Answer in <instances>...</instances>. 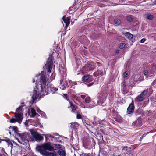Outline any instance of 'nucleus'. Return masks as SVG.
<instances>
[{"label":"nucleus","mask_w":156,"mask_h":156,"mask_svg":"<svg viewBox=\"0 0 156 156\" xmlns=\"http://www.w3.org/2000/svg\"><path fill=\"white\" fill-rule=\"evenodd\" d=\"M149 73L150 74H151V76H154L155 75V74L156 73V71H155L154 70H151L150 71Z\"/></svg>","instance_id":"obj_33"},{"label":"nucleus","mask_w":156,"mask_h":156,"mask_svg":"<svg viewBox=\"0 0 156 156\" xmlns=\"http://www.w3.org/2000/svg\"><path fill=\"white\" fill-rule=\"evenodd\" d=\"M53 77H52V78ZM55 78V76H54V78H52L51 79V78L50 77V79L51 80H52L53 79H54Z\"/></svg>","instance_id":"obj_57"},{"label":"nucleus","mask_w":156,"mask_h":156,"mask_svg":"<svg viewBox=\"0 0 156 156\" xmlns=\"http://www.w3.org/2000/svg\"><path fill=\"white\" fill-rule=\"evenodd\" d=\"M51 135V134H44V135L45 136L46 139V140H47L48 139V138H47V136L50 137Z\"/></svg>","instance_id":"obj_39"},{"label":"nucleus","mask_w":156,"mask_h":156,"mask_svg":"<svg viewBox=\"0 0 156 156\" xmlns=\"http://www.w3.org/2000/svg\"><path fill=\"white\" fill-rule=\"evenodd\" d=\"M96 64L98 66H100V63L99 62H97L96 63H87L85 65V66L83 67V71L85 73H87L90 70H91L94 69Z\"/></svg>","instance_id":"obj_4"},{"label":"nucleus","mask_w":156,"mask_h":156,"mask_svg":"<svg viewBox=\"0 0 156 156\" xmlns=\"http://www.w3.org/2000/svg\"><path fill=\"white\" fill-rule=\"evenodd\" d=\"M142 119L140 117H139L137 120L134 121L132 123L133 126L135 128L140 127L142 126Z\"/></svg>","instance_id":"obj_8"},{"label":"nucleus","mask_w":156,"mask_h":156,"mask_svg":"<svg viewBox=\"0 0 156 156\" xmlns=\"http://www.w3.org/2000/svg\"><path fill=\"white\" fill-rule=\"evenodd\" d=\"M50 137H51L53 138H55L54 137V136L52 135H51V136H50Z\"/></svg>","instance_id":"obj_53"},{"label":"nucleus","mask_w":156,"mask_h":156,"mask_svg":"<svg viewBox=\"0 0 156 156\" xmlns=\"http://www.w3.org/2000/svg\"><path fill=\"white\" fill-rule=\"evenodd\" d=\"M0 150H1V152L2 153H3L5 152L4 149L3 147H0Z\"/></svg>","instance_id":"obj_41"},{"label":"nucleus","mask_w":156,"mask_h":156,"mask_svg":"<svg viewBox=\"0 0 156 156\" xmlns=\"http://www.w3.org/2000/svg\"><path fill=\"white\" fill-rule=\"evenodd\" d=\"M125 45H126V44L124 43H121L119 44V48L120 49H122L125 47Z\"/></svg>","instance_id":"obj_35"},{"label":"nucleus","mask_w":156,"mask_h":156,"mask_svg":"<svg viewBox=\"0 0 156 156\" xmlns=\"http://www.w3.org/2000/svg\"><path fill=\"white\" fill-rule=\"evenodd\" d=\"M53 60V57L51 54L49 55L47 63L45 65L44 71H42L40 74V81L34 90L32 97L33 101L38 98L40 95L42 97L43 96L49 94L50 93L54 94L58 90V88L55 87L53 85L47 86L46 88V83L48 79L46 73H51L52 69Z\"/></svg>","instance_id":"obj_1"},{"label":"nucleus","mask_w":156,"mask_h":156,"mask_svg":"<svg viewBox=\"0 0 156 156\" xmlns=\"http://www.w3.org/2000/svg\"><path fill=\"white\" fill-rule=\"evenodd\" d=\"M152 91V89L150 88H147L144 90L140 95L136 98V100L138 102H140L143 101L145 98V95L147 94L148 93V94L150 95Z\"/></svg>","instance_id":"obj_3"},{"label":"nucleus","mask_w":156,"mask_h":156,"mask_svg":"<svg viewBox=\"0 0 156 156\" xmlns=\"http://www.w3.org/2000/svg\"><path fill=\"white\" fill-rule=\"evenodd\" d=\"M98 135H99V140H102L104 141L103 136L101 134L99 135L98 134Z\"/></svg>","instance_id":"obj_40"},{"label":"nucleus","mask_w":156,"mask_h":156,"mask_svg":"<svg viewBox=\"0 0 156 156\" xmlns=\"http://www.w3.org/2000/svg\"><path fill=\"white\" fill-rule=\"evenodd\" d=\"M156 84V79L154 80L152 83L151 85H154Z\"/></svg>","instance_id":"obj_44"},{"label":"nucleus","mask_w":156,"mask_h":156,"mask_svg":"<svg viewBox=\"0 0 156 156\" xmlns=\"http://www.w3.org/2000/svg\"><path fill=\"white\" fill-rule=\"evenodd\" d=\"M62 19L66 24L65 27L66 28V30L70 24V17H66V16L64 15L63 16Z\"/></svg>","instance_id":"obj_9"},{"label":"nucleus","mask_w":156,"mask_h":156,"mask_svg":"<svg viewBox=\"0 0 156 156\" xmlns=\"http://www.w3.org/2000/svg\"><path fill=\"white\" fill-rule=\"evenodd\" d=\"M54 147L55 148L54 149L56 150L58 149H61L62 145L60 144H54Z\"/></svg>","instance_id":"obj_25"},{"label":"nucleus","mask_w":156,"mask_h":156,"mask_svg":"<svg viewBox=\"0 0 156 156\" xmlns=\"http://www.w3.org/2000/svg\"><path fill=\"white\" fill-rule=\"evenodd\" d=\"M98 74L99 75H102L103 74V72L102 71H101V70H98Z\"/></svg>","instance_id":"obj_46"},{"label":"nucleus","mask_w":156,"mask_h":156,"mask_svg":"<svg viewBox=\"0 0 156 156\" xmlns=\"http://www.w3.org/2000/svg\"><path fill=\"white\" fill-rule=\"evenodd\" d=\"M135 106L133 101L129 104L128 107L127 109L126 113L130 114L133 113L134 111Z\"/></svg>","instance_id":"obj_7"},{"label":"nucleus","mask_w":156,"mask_h":156,"mask_svg":"<svg viewBox=\"0 0 156 156\" xmlns=\"http://www.w3.org/2000/svg\"><path fill=\"white\" fill-rule=\"evenodd\" d=\"M22 105H23V104H24V103H22Z\"/></svg>","instance_id":"obj_58"},{"label":"nucleus","mask_w":156,"mask_h":156,"mask_svg":"<svg viewBox=\"0 0 156 156\" xmlns=\"http://www.w3.org/2000/svg\"><path fill=\"white\" fill-rule=\"evenodd\" d=\"M154 17V16L151 14H148L147 15V18L149 20H152Z\"/></svg>","instance_id":"obj_27"},{"label":"nucleus","mask_w":156,"mask_h":156,"mask_svg":"<svg viewBox=\"0 0 156 156\" xmlns=\"http://www.w3.org/2000/svg\"><path fill=\"white\" fill-rule=\"evenodd\" d=\"M4 140H3L2 139H0V142H1L2 141H4Z\"/></svg>","instance_id":"obj_55"},{"label":"nucleus","mask_w":156,"mask_h":156,"mask_svg":"<svg viewBox=\"0 0 156 156\" xmlns=\"http://www.w3.org/2000/svg\"><path fill=\"white\" fill-rule=\"evenodd\" d=\"M78 126V123L76 122H72L70 125V127L73 130H76Z\"/></svg>","instance_id":"obj_15"},{"label":"nucleus","mask_w":156,"mask_h":156,"mask_svg":"<svg viewBox=\"0 0 156 156\" xmlns=\"http://www.w3.org/2000/svg\"><path fill=\"white\" fill-rule=\"evenodd\" d=\"M58 154L60 156H66V151L62 149H59Z\"/></svg>","instance_id":"obj_19"},{"label":"nucleus","mask_w":156,"mask_h":156,"mask_svg":"<svg viewBox=\"0 0 156 156\" xmlns=\"http://www.w3.org/2000/svg\"><path fill=\"white\" fill-rule=\"evenodd\" d=\"M93 84H94V83L92 82V83H90L89 84H88L87 85V86L88 87H90V86H92V85H93Z\"/></svg>","instance_id":"obj_47"},{"label":"nucleus","mask_w":156,"mask_h":156,"mask_svg":"<svg viewBox=\"0 0 156 156\" xmlns=\"http://www.w3.org/2000/svg\"><path fill=\"white\" fill-rule=\"evenodd\" d=\"M17 122V120L14 118H12L10 120V122L11 123H14Z\"/></svg>","instance_id":"obj_37"},{"label":"nucleus","mask_w":156,"mask_h":156,"mask_svg":"<svg viewBox=\"0 0 156 156\" xmlns=\"http://www.w3.org/2000/svg\"><path fill=\"white\" fill-rule=\"evenodd\" d=\"M25 105H24L22 106H20L19 108H17L16 109V112H18V113H19V112H20V111H22L23 109V107L25 106Z\"/></svg>","instance_id":"obj_28"},{"label":"nucleus","mask_w":156,"mask_h":156,"mask_svg":"<svg viewBox=\"0 0 156 156\" xmlns=\"http://www.w3.org/2000/svg\"><path fill=\"white\" fill-rule=\"evenodd\" d=\"M119 50H117L116 51V53H117V54H118L119 53Z\"/></svg>","instance_id":"obj_54"},{"label":"nucleus","mask_w":156,"mask_h":156,"mask_svg":"<svg viewBox=\"0 0 156 156\" xmlns=\"http://www.w3.org/2000/svg\"><path fill=\"white\" fill-rule=\"evenodd\" d=\"M26 156V155H24V156Z\"/></svg>","instance_id":"obj_61"},{"label":"nucleus","mask_w":156,"mask_h":156,"mask_svg":"<svg viewBox=\"0 0 156 156\" xmlns=\"http://www.w3.org/2000/svg\"><path fill=\"white\" fill-rule=\"evenodd\" d=\"M98 72L97 71L95 72L94 73V75L95 76H97L99 75Z\"/></svg>","instance_id":"obj_38"},{"label":"nucleus","mask_w":156,"mask_h":156,"mask_svg":"<svg viewBox=\"0 0 156 156\" xmlns=\"http://www.w3.org/2000/svg\"><path fill=\"white\" fill-rule=\"evenodd\" d=\"M146 40V39L144 38H142L140 41V42L141 43H144Z\"/></svg>","instance_id":"obj_43"},{"label":"nucleus","mask_w":156,"mask_h":156,"mask_svg":"<svg viewBox=\"0 0 156 156\" xmlns=\"http://www.w3.org/2000/svg\"><path fill=\"white\" fill-rule=\"evenodd\" d=\"M4 140H5L4 141H6L8 145H9L10 144H12V142L10 141L9 138L6 137L5 139H4Z\"/></svg>","instance_id":"obj_29"},{"label":"nucleus","mask_w":156,"mask_h":156,"mask_svg":"<svg viewBox=\"0 0 156 156\" xmlns=\"http://www.w3.org/2000/svg\"><path fill=\"white\" fill-rule=\"evenodd\" d=\"M121 86L122 89L123 94H127L128 91L127 90L126 85V82L124 80L121 83Z\"/></svg>","instance_id":"obj_14"},{"label":"nucleus","mask_w":156,"mask_h":156,"mask_svg":"<svg viewBox=\"0 0 156 156\" xmlns=\"http://www.w3.org/2000/svg\"><path fill=\"white\" fill-rule=\"evenodd\" d=\"M69 103L70 104V106L68 107L70 108L71 110V112L73 113H76V109L77 108V106L76 105H74L72 101L69 102Z\"/></svg>","instance_id":"obj_13"},{"label":"nucleus","mask_w":156,"mask_h":156,"mask_svg":"<svg viewBox=\"0 0 156 156\" xmlns=\"http://www.w3.org/2000/svg\"><path fill=\"white\" fill-rule=\"evenodd\" d=\"M36 149L41 154H44V151H47V150L51 151L54 150V147L51 146L50 142H47L41 146H37Z\"/></svg>","instance_id":"obj_2"},{"label":"nucleus","mask_w":156,"mask_h":156,"mask_svg":"<svg viewBox=\"0 0 156 156\" xmlns=\"http://www.w3.org/2000/svg\"><path fill=\"white\" fill-rule=\"evenodd\" d=\"M122 150L126 153L127 154H130L132 152V151L130 150V148H128L127 146L124 147L122 149Z\"/></svg>","instance_id":"obj_17"},{"label":"nucleus","mask_w":156,"mask_h":156,"mask_svg":"<svg viewBox=\"0 0 156 156\" xmlns=\"http://www.w3.org/2000/svg\"><path fill=\"white\" fill-rule=\"evenodd\" d=\"M92 76L90 75H84L82 78V80L83 81H86L87 80L89 79Z\"/></svg>","instance_id":"obj_20"},{"label":"nucleus","mask_w":156,"mask_h":156,"mask_svg":"<svg viewBox=\"0 0 156 156\" xmlns=\"http://www.w3.org/2000/svg\"><path fill=\"white\" fill-rule=\"evenodd\" d=\"M71 90L72 89H71L69 90V92L70 93L72 94L71 96L72 97L73 100H77V97L76 95H74L73 94H72Z\"/></svg>","instance_id":"obj_26"},{"label":"nucleus","mask_w":156,"mask_h":156,"mask_svg":"<svg viewBox=\"0 0 156 156\" xmlns=\"http://www.w3.org/2000/svg\"><path fill=\"white\" fill-rule=\"evenodd\" d=\"M129 73V72L127 71H125L123 73V75L124 78H126L128 76Z\"/></svg>","instance_id":"obj_34"},{"label":"nucleus","mask_w":156,"mask_h":156,"mask_svg":"<svg viewBox=\"0 0 156 156\" xmlns=\"http://www.w3.org/2000/svg\"><path fill=\"white\" fill-rule=\"evenodd\" d=\"M12 128L13 130L14 131L15 133H17L18 132V128L16 126H13L12 127Z\"/></svg>","instance_id":"obj_32"},{"label":"nucleus","mask_w":156,"mask_h":156,"mask_svg":"<svg viewBox=\"0 0 156 156\" xmlns=\"http://www.w3.org/2000/svg\"><path fill=\"white\" fill-rule=\"evenodd\" d=\"M148 73V72L147 70H144L143 71V73L145 75H147Z\"/></svg>","instance_id":"obj_42"},{"label":"nucleus","mask_w":156,"mask_h":156,"mask_svg":"<svg viewBox=\"0 0 156 156\" xmlns=\"http://www.w3.org/2000/svg\"><path fill=\"white\" fill-rule=\"evenodd\" d=\"M73 93H74V91H73Z\"/></svg>","instance_id":"obj_59"},{"label":"nucleus","mask_w":156,"mask_h":156,"mask_svg":"<svg viewBox=\"0 0 156 156\" xmlns=\"http://www.w3.org/2000/svg\"><path fill=\"white\" fill-rule=\"evenodd\" d=\"M17 134L18 136L20 137V139H18V142L23 145L27 144L29 142L27 135L25 133L20 134L18 133Z\"/></svg>","instance_id":"obj_5"},{"label":"nucleus","mask_w":156,"mask_h":156,"mask_svg":"<svg viewBox=\"0 0 156 156\" xmlns=\"http://www.w3.org/2000/svg\"><path fill=\"white\" fill-rule=\"evenodd\" d=\"M145 136V135L144 134H143L142 136L140 137V140H142L143 139V137H144Z\"/></svg>","instance_id":"obj_51"},{"label":"nucleus","mask_w":156,"mask_h":156,"mask_svg":"<svg viewBox=\"0 0 156 156\" xmlns=\"http://www.w3.org/2000/svg\"><path fill=\"white\" fill-rule=\"evenodd\" d=\"M76 118L77 119H82V116L80 113L78 111H76Z\"/></svg>","instance_id":"obj_22"},{"label":"nucleus","mask_w":156,"mask_h":156,"mask_svg":"<svg viewBox=\"0 0 156 156\" xmlns=\"http://www.w3.org/2000/svg\"><path fill=\"white\" fill-rule=\"evenodd\" d=\"M126 19L127 20L130 22H131L133 21V18L130 16H128L126 18Z\"/></svg>","instance_id":"obj_30"},{"label":"nucleus","mask_w":156,"mask_h":156,"mask_svg":"<svg viewBox=\"0 0 156 156\" xmlns=\"http://www.w3.org/2000/svg\"><path fill=\"white\" fill-rule=\"evenodd\" d=\"M63 97L65 99L67 100L69 103V102H71L69 99V97L68 95L66 94H63Z\"/></svg>","instance_id":"obj_31"},{"label":"nucleus","mask_w":156,"mask_h":156,"mask_svg":"<svg viewBox=\"0 0 156 156\" xmlns=\"http://www.w3.org/2000/svg\"><path fill=\"white\" fill-rule=\"evenodd\" d=\"M123 34L129 40L132 39L133 37V35L129 32L123 33Z\"/></svg>","instance_id":"obj_18"},{"label":"nucleus","mask_w":156,"mask_h":156,"mask_svg":"<svg viewBox=\"0 0 156 156\" xmlns=\"http://www.w3.org/2000/svg\"><path fill=\"white\" fill-rule=\"evenodd\" d=\"M71 83L73 85H76L77 84L76 82H72Z\"/></svg>","instance_id":"obj_49"},{"label":"nucleus","mask_w":156,"mask_h":156,"mask_svg":"<svg viewBox=\"0 0 156 156\" xmlns=\"http://www.w3.org/2000/svg\"><path fill=\"white\" fill-rule=\"evenodd\" d=\"M31 116L32 117H34L36 115V111L34 108H32L31 110Z\"/></svg>","instance_id":"obj_23"},{"label":"nucleus","mask_w":156,"mask_h":156,"mask_svg":"<svg viewBox=\"0 0 156 156\" xmlns=\"http://www.w3.org/2000/svg\"><path fill=\"white\" fill-rule=\"evenodd\" d=\"M31 133L36 141H41L43 139V136L36 132H31Z\"/></svg>","instance_id":"obj_6"},{"label":"nucleus","mask_w":156,"mask_h":156,"mask_svg":"<svg viewBox=\"0 0 156 156\" xmlns=\"http://www.w3.org/2000/svg\"><path fill=\"white\" fill-rule=\"evenodd\" d=\"M60 88L62 90H65L67 86L68 83L67 82L64 80V81L63 80H61L60 81Z\"/></svg>","instance_id":"obj_11"},{"label":"nucleus","mask_w":156,"mask_h":156,"mask_svg":"<svg viewBox=\"0 0 156 156\" xmlns=\"http://www.w3.org/2000/svg\"><path fill=\"white\" fill-rule=\"evenodd\" d=\"M85 96L84 95H81L80 96L83 99H84L85 97Z\"/></svg>","instance_id":"obj_50"},{"label":"nucleus","mask_w":156,"mask_h":156,"mask_svg":"<svg viewBox=\"0 0 156 156\" xmlns=\"http://www.w3.org/2000/svg\"><path fill=\"white\" fill-rule=\"evenodd\" d=\"M99 131L100 132L102 133L103 134H105L104 131L102 129H100Z\"/></svg>","instance_id":"obj_48"},{"label":"nucleus","mask_w":156,"mask_h":156,"mask_svg":"<svg viewBox=\"0 0 156 156\" xmlns=\"http://www.w3.org/2000/svg\"><path fill=\"white\" fill-rule=\"evenodd\" d=\"M90 145V142L84 140L83 142V146L86 149H87L88 147V146Z\"/></svg>","instance_id":"obj_21"},{"label":"nucleus","mask_w":156,"mask_h":156,"mask_svg":"<svg viewBox=\"0 0 156 156\" xmlns=\"http://www.w3.org/2000/svg\"><path fill=\"white\" fill-rule=\"evenodd\" d=\"M85 101L86 103H89L90 101V98L89 97H87L85 99Z\"/></svg>","instance_id":"obj_36"},{"label":"nucleus","mask_w":156,"mask_h":156,"mask_svg":"<svg viewBox=\"0 0 156 156\" xmlns=\"http://www.w3.org/2000/svg\"><path fill=\"white\" fill-rule=\"evenodd\" d=\"M138 110L137 111H136V115H137L138 114H139V113H138Z\"/></svg>","instance_id":"obj_56"},{"label":"nucleus","mask_w":156,"mask_h":156,"mask_svg":"<svg viewBox=\"0 0 156 156\" xmlns=\"http://www.w3.org/2000/svg\"><path fill=\"white\" fill-rule=\"evenodd\" d=\"M114 22L115 24L119 25L121 23V21L119 19L116 18L114 19Z\"/></svg>","instance_id":"obj_24"},{"label":"nucleus","mask_w":156,"mask_h":156,"mask_svg":"<svg viewBox=\"0 0 156 156\" xmlns=\"http://www.w3.org/2000/svg\"><path fill=\"white\" fill-rule=\"evenodd\" d=\"M15 117L17 122L19 123H20L22 122L23 119L21 113H15Z\"/></svg>","instance_id":"obj_12"},{"label":"nucleus","mask_w":156,"mask_h":156,"mask_svg":"<svg viewBox=\"0 0 156 156\" xmlns=\"http://www.w3.org/2000/svg\"><path fill=\"white\" fill-rule=\"evenodd\" d=\"M34 137L33 136V137H30V139H29V140L30 141H34Z\"/></svg>","instance_id":"obj_45"},{"label":"nucleus","mask_w":156,"mask_h":156,"mask_svg":"<svg viewBox=\"0 0 156 156\" xmlns=\"http://www.w3.org/2000/svg\"><path fill=\"white\" fill-rule=\"evenodd\" d=\"M108 94L106 91H102L99 94V95L98 98L100 99L101 100H104L107 97Z\"/></svg>","instance_id":"obj_10"},{"label":"nucleus","mask_w":156,"mask_h":156,"mask_svg":"<svg viewBox=\"0 0 156 156\" xmlns=\"http://www.w3.org/2000/svg\"><path fill=\"white\" fill-rule=\"evenodd\" d=\"M35 82V80L33 79V83H34Z\"/></svg>","instance_id":"obj_52"},{"label":"nucleus","mask_w":156,"mask_h":156,"mask_svg":"<svg viewBox=\"0 0 156 156\" xmlns=\"http://www.w3.org/2000/svg\"><path fill=\"white\" fill-rule=\"evenodd\" d=\"M44 154H42L44 156H57V154L53 152H48V151H44Z\"/></svg>","instance_id":"obj_16"},{"label":"nucleus","mask_w":156,"mask_h":156,"mask_svg":"<svg viewBox=\"0 0 156 156\" xmlns=\"http://www.w3.org/2000/svg\"><path fill=\"white\" fill-rule=\"evenodd\" d=\"M9 133L11 134V132H9Z\"/></svg>","instance_id":"obj_60"}]
</instances>
